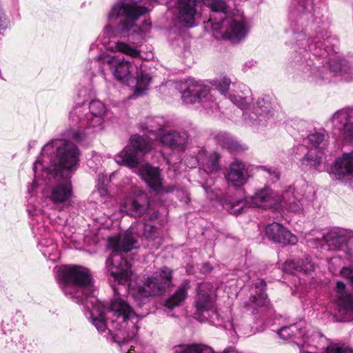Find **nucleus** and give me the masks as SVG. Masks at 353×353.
I'll return each mask as SVG.
<instances>
[{"mask_svg":"<svg viewBox=\"0 0 353 353\" xmlns=\"http://www.w3.org/2000/svg\"><path fill=\"white\" fill-rule=\"evenodd\" d=\"M57 149V157L59 168H54V173L50 169H46L44 172L52 174L55 178L59 176L62 179L54 185L48 196L55 208L62 210L65 203L71 199L72 187L70 176L67 172L77 170L79 163V152L77 147L72 143L64 139L53 140L43 148V152H48L53 148Z\"/></svg>","mask_w":353,"mask_h":353,"instance_id":"1","label":"nucleus"},{"mask_svg":"<svg viewBox=\"0 0 353 353\" xmlns=\"http://www.w3.org/2000/svg\"><path fill=\"white\" fill-rule=\"evenodd\" d=\"M246 205L263 209L277 210L279 208H283L292 212H300L302 210V203L294 195V190L291 187L283 193L281 197L268 187L259 190L254 195L245 200L240 199L232 203L229 210L232 214H239L243 211Z\"/></svg>","mask_w":353,"mask_h":353,"instance_id":"2","label":"nucleus"},{"mask_svg":"<svg viewBox=\"0 0 353 353\" xmlns=\"http://www.w3.org/2000/svg\"><path fill=\"white\" fill-rule=\"evenodd\" d=\"M147 12V8L137 5V0H119L112 8L108 18L110 21L117 19L120 17L124 19L121 21L117 29L107 26L104 34L108 37H115L121 34L123 37L133 29L134 32H145L150 27L151 23L145 21L141 27L136 28L137 20Z\"/></svg>","mask_w":353,"mask_h":353,"instance_id":"3","label":"nucleus"},{"mask_svg":"<svg viewBox=\"0 0 353 353\" xmlns=\"http://www.w3.org/2000/svg\"><path fill=\"white\" fill-rule=\"evenodd\" d=\"M132 228L117 237L109 239V247L112 248L111 255L106 261V266L110 275L119 284L124 285L131 274L130 265L121 256L137 247V241L134 238Z\"/></svg>","mask_w":353,"mask_h":353,"instance_id":"4","label":"nucleus"},{"mask_svg":"<svg viewBox=\"0 0 353 353\" xmlns=\"http://www.w3.org/2000/svg\"><path fill=\"white\" fill-rule=\"evenodd\" d=\"M172 281V271L168 267H162L152 275L146 277L142 285L132 290L134 301L139 306L147 303L150 298L165 293Z\"/></svg>","mask_w":353,"mask_h":353,"instance_id":"5","label":"nucleus"},{"mask_svg":"<svg viewBox=\"0 0 353 353\" xmlns=\"http://www.w3.org/2000/svg\"><path fill=\"white\" fill-rule=\"evenodd\" d=\"M172 281V271L168 267H162L152 275L146 277L142 285L132 290L134 301L139 306L147 303L150 298L165 293Z\"/></svg>","mask_w":353,"mask_h":353,"instance_id":"6","label":"nucleus"},{"mask_svg":"<svg viewBox=\"0 0 353 353\" xmlns=\"http://www.w3.org/2000/svg\"><path fill=\"white\" fill-rule=\"evenodd\" d=\"M154 145L151 139L134 134L131 137L130 143L115 157V161L130 168H136L143 161L144 156L153 150Z\"/></svg>","mask_w":353,"mask_h":353,"instance_id":"7","label":"nucleus"},{"mask_svg":"<svg viewBox=\"0 0 353 353\" xmlns=\"http://www.w3.org/2000/svg\"><path fill=\"white\" fill-rule=\"evenodd\" d=\"M106 112V107L101 101L93 100L88 107L76 106L70 113V119L79 128L100 127Z\"/></svg>","mask_w":353,"mask_h":353,"instance_id":"8","label":"nucleus"},{"mask_svg":"<svg viewBox=\"0 0 353 353\" xmlns=\"http://www.w3.org/2000/svg\"><path fill=\"white\" fill-rule=\"evenodd\" d=\"M216 17L212 15L208 21L213 31L223 33L224 37L231 42H239L245 37L248 32L245 21L242 19H225L221 17L220 21H215Z\"/></svg>","mask_w":353,"mask_h":353,"instance_id":"9","label":"nucleus"},{"mask_svg":"<svg viewBox=\"0 0 353 353\" xmlns=\"http://www.w3.org/2000/svg\"><path fill=\"white\" fill-rule=\"evenodd\" d=\"M197 291L194 315L196 319L203 321L210 317V312L214 311V287L210 283L203 282L199 284Z\"/></svg>","mask_w":353,"mask_h":353,"instance_id":"10","label":"nucleus"},{"mask_svg":"<svg viewBox=\"0 0 353 353\" xmlns=\"http://www.w3.org/2000/svg\"><path fill=\"white\" fill-rule=\"evenodd\" d=\"M123 205L125 210L132 216H141L148 209L149 198L146 192L134 187L126 195Z\"/></svg>","mask_w":353,"mask_h":353,"instance_id":"11","label":"nucleus"},{"mask_svg":"<svg viewBox=\"0 0 353 353\" xmlns=\"http://www.w3.org/2000/svg\"><path fill=\"white\" fill-rule=\"evenodd\" d=\"M108 65L114 78L119 81L130 84V80L132 79L134 75L137 72L138 65L124 60L119 56H114L107 61Z\"/></svg>","mask_w":353,"mask_h":353,"instance_id":"12","label":"nucleus"},{"mask_svg":"<svg viewBox=\"0 0 353 353\" xmlns=\"http://www.w3.org/2000/svg\"><path fill=\"white\" fill-rule=\"evenodd\" d=\"M309 328L310 325L304 322H299L282 327L279 332V335L283 340H291L301 350L308 342Z\"/></svg>","mask_w":353,"mask_h":353,"instance_id":"13","label":"nucleus"},{"mask_svg":"<svg viewBox=\"0 0 353 353\" xmlns=\"http://www.w3.org/2000/svg\"><path fill=\"white\" fill-rule=\"evenodd\" d=\"M139 175L148 185L159 193H168L174 190V186H163V178L158 168L147 163L139 168Z\"/></svg>","mask_w":353,"mask_h":353,"instance_id":"14","label":"nucleus"},{"mask_svg":"<svg viewBox=\"0 0 353 353\" xmlns=\"http://www.w3.org/2000/svg\"><path fill=\"white\" fill-rule=\"evenodd\" d=\"M197 0H176V23L181 26L191 28L195 25Z\"/></svg>","mask_w":353,"mask_h":353,"instance_id":"15","label":"nucleus"},{"mask_svg":"<svg viewBox=\"0 0 353 353\" xmlns=\"http://www.w3.org/2000/svg\"><path fill=\"white\" fill-rule=\"evenodd\" d=\"M332 123L341 131L344 141L350 142L353 140V123L350 121V112L348 109L337 111L332 117Z\"/></svg>","mask_w":353,"mask_h":353,"instance_id":"16","label":"nucleus"},{"mask_svg":"<svg viewBox=\"0 0 353 353\" xmlns=\"http://www.w3.org/2000/svg\"><path fill=\"white\" fill-rule=\"evenodd\" d=\"M185 86L184 90L181 92V97L183 102L187 104L202 101L209 94L208 87L197 81H190Z\"/></svg>","mask_w":353,"mask_h":353,"instance_id":"17","label":"nucleus"},{"mask_svg":"<svg viewBox=\"0 0 353 353\" xmlns=\"http://www.w3.org/2000/svg\"><path fill=\"white\" fill-rule=\"evenodd\" d=\"M265 233L270 240L284 245H294L297 243L296 236L277 223L267 225Z\"/></svg>","mask_w":353,"mask_h":353,"instance_id":"18","label":"nucleus"},{"mask_svg":"<svg viewBox=\"0 0 353 353\" xmlns=\"http://www.w3.org/2000/svg\"><path fill=\"white\" fill-rule=\"evenodd\" d=\"M225 177L232 185L241 187L245 184L248 180V168L242 161L234 160L229 165Z\"/></svg>","mask_w":353,"mask_h":353,"instance_id":"19","label":"nucleus"},{"mask_svg":"<svg viewBox=\"0 0 353 353\" xmlns=\"http://www.w3.org/2000/svg\"><path fill=\"white\" fill-rule=\"evenodd\" d=\"M337 306L341 315L353 318V295L345 292V285L341 282L336 283Z\"/></svg>","mask_w":353,"mask_h":353,"instance_id":"20","label":"nucleus"},{"mask_svg":"<svg viewBox=\"0 0 353 353\" xmlns=\"http://www.w3.org/2000/svg\"><path fill=\"white\" fill-rule=\"evenodd\" d=\"M188 139V136L185 132H178L172 130H164L159 139L163 145L180 150L185 148Z\"/></svg>","mask_w":353,"mask_h":353,"instance_id":"21","label":"nucleus"},{"mask_svg":"<svg viewBox=\"0 0 353 353\" xmlns=\"http://www.w3.org/2000/svg\"><path fill=\"white\" fill-rule=\"evenodd\" d=\"M332 172L339 180L353 176V152L343 155L338 159L334 165Z\"/></svg>","mask_w":353,"mask_h":353,"instance_id":"22","label":"nucleus"},{"mask_svg":"<svg viewBox=\"0 0 353 353\" xmlns=\"http://www.w3.org/2000/svg\"><path fill=\"white\" fill-rule=\"evenodd\" d=\"M283 270L289 274H296L299 272L309 273L314 271V264L308 257H306L305 260H299L297 261L288 260L283 265Z\"/></svg>","mask_w":353,"mask_h":353,"instance_id":"23","label":"nucleus"},{"mask_svg":"<svg viewBox=\"0 0 353 353\" xmlns=\"http://www.w3.org/2000/svg\"><path fill=\"white\" fill-rule=\"evenodd\" d=\"M324 240L330 249L341 250L347 245L348 236L345 231H332L324 236Z\"/></svg>","mask_w":353,"mask_h":353,"instance_id":"24","label":"nucleus"},{"mask_svg":"<svg viewBox=\"0 0 353 353\" xmlns=\"http://www.w3.org/2000/svg\"><path fill=\"white\" fill-rule=\"evenodd\" d=\"M271 103L264 99H259L256 105L254 108V114L256 118L252 117L254 121H257L259 123L265 124L266 119L269 118L271 112Z\"/></svg>","mask_w":353,"mask_h":353,"instance_id":"25","label":"nucleus"},{"mask_svg":"<svg viewBox=\"0 0 353 353\" xmlns=\"http://www.w3.org/2000/svg\"><path fill=\"white\" fill-rule=\"evenodd\" d=\"M151 80L152 78L148 73H145L141 70H139L138 68L137 72L135 73L132 79L130 80V83H136L135 94H143L144 92L148 89Z\"/></svg>","mask_w":353,"mask_h":353,"instance_id":"26","label":"nucleus"},{"mask_svg":"<svg viewBox=\"0 0 353 353\" xmlns=\"http://www.w3.org/2000/svg\"><path fill=\"white\" fill-rule=\"evenodd\" d=\"M189 288V282L185 281L176 292L166 300L165 306L170 310L179 306L186 299L188 294L187 291Z\"/></svg>","mask_w":353,"mask_h":353,"instance_id":"27","label":"nucleus"},{"mask_svg":"<svg viewBox=\"0 0 353 353\" xmlns=\"http://www.w3.org/2000/svg\"><path fill=\"white\" fill-rule=\"evenodd\" d=\"M163 123V121L160 117L148 118L144 123L141 124V128L143 131H147L159 138L165 130Z\"/></svg>","mask_w":353,"mask_h":353,"instance_id":"28","label":"nucleus"},{"mask_svg":"<svg viewBox=\"0 0 353 353\" xmlns=\"http://www.w3.org/2000/svg\"><path fill=\"white\" fill-rule=\"evenodd\" d=\"M254 286L259 290L256 292V294L252 295L250 298V304L253 306L259 307H267L269 304V300L268 299L267 294L264 291L265 282L263 280L259 281L254 284Z\"/></svg>","mask_w":353,"mask_h":353,"instance_id":"29","label":"nucleus"},{"mask_svg":"<svg viewBox=\"0 0 353 353\" xmlns=\"http://www.w3.org/2000/svg\"><path fill=\"white\" fill-rule=\"evenodd\" d=\"M216 139L220 145L228 149L232 153L239 152L245 149L244 146L240 145L225 133H219L216 135Z\"/></svg>","mask_w":353,"mask_h":353,"instance_id":"30","label":"nucleus"},{"mask_svg":"<svg viewBox=\"0 0 353 353\" xmlns=\"http://www.w3.org/2000/svg\"><path fill=\"white\" fill-rule=\"evenodd\" d=\"M219 156L217 153L210 154L203 163V169L208 174L216 173L220 170Z\"/></svg>","mask_w":353,"mask_h":353,"instance_id":"31","label":"nucleus"},{"mask_svg":"<svg viewBox=\"0 0 353 353\" xmlns=\"http://www.w3.org/2000/svg\"><path fill=\"white\" fill-rule=\"evenodd\" d=\"M203 3L209 7L214 14L221 13L225 15L227 11V6L223 0H204Z\"/></svg>","mask_w":353,"mask_h":353,"instance_id":"32","label":"nucleus"},{"mask_svg":"<svg viewBox=\"0 0 353 353\" xmlns=\"http://www.w3.org/2000/svg\"><path fill=\"white\" fill-rule=\"evenodd\" d=\"M180 349L181 353H214L210 347L201 344L181 346Z\"/></svg>","mask_w":353,"mask_h":353,"instance_id":"33","label":"nucleus"},{"mask_svg":"<svg viewBox=\"0 0 353 353\" xmlns=\"http://www.w3.org/2000/svg\"><path fill=\"white\" fill-rule=\"evenodd\" d=\"M114 50L132 57H137L139 55V52L137 49L123 42H117L114 46Z\"/></svg>","mask_w":353,"mask_h":353,"instance_id":"34","label":"nucleus"},{"mask_svg":"<svg viewBox=\"0 0 353 353\" xmlns=\"http://www.w3.org/2000/svg\"><path fill=\"white\" fill-rule=\"evenodd\" d=\"M302 163L311 167H317L321 163V158L312 150H310L302 159Z\"/></svg>","mask_w":353,"mask_h":353,"instance_id":"35","label":"nucleus"},{"mask_svg":"<svg viewBox=\"0 0 353 353\" xmlns=\"http://www.w3.org/2000/svg\"><path fill=\"white\" fill-rule=\"evenodd\" d=\"M309 142L315 148L320 147L321 144H323L325 141V134L321 132H314L308 135Z\"/></svg>","mask_w":353,"mask_h":353,"instance_id":"36","label":"nucleus"},{"mask_svg":"<svg viewBox=\"0 0 353 353\" xmlns=\"http://www.w3.org/2000/svg\"><path fill=\"white\" fill-rule=\"evenodd\" d=\"M157 228L146 221L143 225V234L147 239L156 238Z\"/></svg>","mask_w":353,"mask_h":353,"instance_id":"37","label":"nucleus"},{"mask_svg":"<svg viewBox=\"0 0 353 353\" xmlns=\"http://www.w3.org/2000/svg\"><path fill=\"white\" fill-rule=\"evenodd\" d=\"M230 100L241 110L245 109L249 104V99L247 97H243L241 96H231Z\"/></svg>","mask_w":353,"mask_h":353,"instance_id":"38","label":"nucleus"},{"mask_svg":"<svg viewBox=\"0 0 353 353\" xmlns=\"http://www.w3.org/2000/svg\"><path fill=\"white\" fill-rule=\"evenodd\" d=\"M325 353H353V350L345 346L332 345L327 347Z\"/></svg>","mask_w":353,"mask_h":353,"instance_id":"39","label":"nucleus"},{"mask_svg":"<svg viewBox=\"0 0 353 353\" xmlns=\"http://www.w3.org/2000/svg\"><path fill=\"white\" fill-rule=\"evenodd\" d=\"M297 11L299 12H310L312 9V0H299L297 6Z\"/></svg>","mask_w":353,"mask_h":353,"instance_id":"40","label":"nucleus"},{"mask_svg":"<svg viewBox=\"0 0 353 353\" xmlns=\"http://www.w3.org/2000/svg\"><path fill=\"white\" fill-rule=\"evenodd\" d=\"M230 83V79L223 77L218 82L216 88L222 94H225L228 91Z\"/></svg>","mask_w":353,"mask_h":353,"instance_id":"41","label":"nucleus"},{"mask_svg":"<svg viewBox=\"0 0 353 353\" xmlns=\"http://www.w3.org/2000/svg\"><path fill=\"white\" fill-rule=\"evenodd\" d=\"M341 274L343 277L346 279L353 286V268H343L341 270Z\"/></svg>","mask_w":353,"mask_h":353,"instance_id":"42","label":"nucleus"},{"mask_svg":"<svg viewBox=\"0 0 353 353\" xmlns=\"http://www.w3.org/2000/svg\"><path fill=\"white\" fill-rule=\"evenodd\" d=\"M10 26V22L4 13L0 10V32L3 33Z\"/></svg>","mask_w":353,"mask_h":353,"instance_id":"43","label":"nucleus"},{"mask_svg":"<svg viewBox=\"0 0 353 353\" xmlns=\"http://www.w3.org/2000/svg\"><path fill=\"white\" fill-rule=\"evenodd\" d=\"M260 169L268 172L271 176V179L278 180L279 179V173L276 170H272L270 168H266L265 167L261 166L259 168Z\"/></svg>","mask_w":353,"mask_h":353,"instance_id":"44","label":"nucleus"},{"mask_svg":"<svg viewBox=\"0 0 353 353\" xmlns=\"http://www.w3.org/2000/svg\"><path fill=\"white\" fill-rule=\"evenodd\" d=\"M97 189V192L101 197H105L108 195V189L103 185H98Z\"/></svg>","mask_w":353,"mask_h":353,"instance_id":"45","label":"nucleus"},{"mask_svg":"<svg viewBox=\"0 0 353 353\" xmlns=\"http://www.w3.org/2000/svg\"><path fill=\"white\" fill-rule=\"evenodd\" d=\"M71 137L74 140L79 141L83 139V134L77 131H74L72 132Z\"/></svg>","mask_w":353,"mask_h":353,"instance_id":"46","label":"nucleus"},{"mask_svg":"<svg viewBox=\"0 0 353 353\" xmlns=\"http://www.w3.org/2000/svg\"><path fill=\"white\" fill-rule=\"evenodd\" d=\"M211 270V268L209 266L208 264H205L202 268V271L203 272H209Z\"/></svg>","mask_w":353,"mask_h":353,"instance_id":"47","label":"nucleus"},{"mask_svg":"<svg viewBox=\"0 0 353 353\" xmlns=\"http://www.w3.org/2000/svg\"><path fill=\"white\" fill-rule=\"evenodd\" d=\"M350 72H351V75H353V70H352ZM343 79H345L347 81H350L353 79V77H350L349 76H347V77L344 76Z\"/></svg>","mask_w":353,"mask_h":353,"instance_id":"48","label":"nucleus"},{"mask_svg":"<svg viewBox=\"0 0 353 353\" xmlns=\"http://www.w3.org/2000/svg\"><path fill=\"white\" fill-rule=\"evenodd\" d=\"M158 218H159V214L157 212H154L152 217L151 218V220L152 219H157Z\"/></svg>","mask_w":353,"mask_h":353,"instance_id":"49","label":"nucleus"},{"mask_svg":"<svg viewBox=\"0 0 353 353\" xmlns=\"http://www.w3.org/2000/svg\"><path fill=\"white\" fill-rule=\"evenodd\" d=\"M39 163H40L39 161L37 160V161H35L34 165V168H33L34 172H36L37 166Z\"/></svg>","mask_w":353,"mask_h":353,"instance_id":"50","label":"nucleus"},{"mask_svg":"<svg viewBox=\"0 0 353 353\" xmlns=\"http://www.w3.org/2000/svg\"><path fill=\"white\" fill-rule=\"evenodd\" d=\"M253 313H254V314H257V313H258V311L256 310V309H255V308H254V309L253 310Z\"/></svg>","mask_w":353,"mask_h":353,"instance_id":"51","label":"nucleus"},{"mask_svg":"<svg viewBox=\"0 0 353 353\" xmlns=\"http://www.w3.org/2000/svg\"><path fill=\"white\" fill-rule=\"evenodd\" d=\"M350 260H352V261H353V259H352V258H350Z\"/></svg>","mask_w":353,"mask_h":353,"instance_id":"52","label":"nucleus"}]
</instances>
